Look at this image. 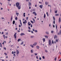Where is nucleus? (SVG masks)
<instances>
[{
  "label": "nucleus",
  "instance_id": "36",
  "mask_svg": "<svg viewBox=\"0 0 61 61\" xmlns=\"http://www.w3.org/2000/svg\"><path fill=\"white\" fill-rule=\"evenodd\" d=\"M34 37V36H30V38H33Z\"/></svg>",
  "mask_w": 61,
  "mask_h": 61
},
{
  "label": "nucleus",
  "instance_id": "25",
  "mask_svg": "<svg viewBox=\"0 0 61 61\" xmlns=\"http://www.w3.org/2000/svg\"><path fill=\"white\" fill-rule=\"evenodd\" d=\"M51 33H52V34H53V33H54V31L52 30L51 31Z\"/></svg>",
  "mask_w": 61,
  "mask_h": 61
},
{
  "label": "nucleus",
  "instance_id": "59",
  "mask_svg": "<svg viewBox=\"0 0 61 61\" xmlns=\"http://www.w3.org/2000/svg\"><path fill=\"white\" fill-rule=\"evenodd\" d=\"M14 56H15V54H14Z\"/></svg>",
  "mask_w": 61,
  "mask_h": 61
},
{
  "label": "nucleus",
  "instance_id": "24",
  "mask_svg": "<svg viewBox=\"0 0 61 61\" xmlns=\"http://www.w3.org/2000/svg\"><path fill=\"white\" fill-rule=\"evenodd\" d=\"M0 47H2V43H0Z\"/></svg>",
  "mask_w": 61,
  "mask_h": 61
},
{
  "label": "nucleus",
  "instance_id": "52",
  "mask_svg": "<svg viewBox=\"0 0 61 61\" xmlns=\"http://www.w3.org/2000/svg\"><path fill=\"white\" fill-rule=\"evenodd\" d=\"M35 32L37 33V30H35Z\"/></svg>",
  "mask_w": 61,
  "mask_h": 61
},
{
  "label": "nucleus",
  "instance_id": "51",
  "mask_svg": "<svg viewBox=\"0 0 61 61\" xmlns=\"http://www.w3.org/2000/svg\"><path fill=\"white\" fill-rule=\"evenodd\" d=\"M4 54H5V56H7V54L6 53H4Z\"/></svg>",
  "mask_w": 61,
  "mask_h": 61
},
{
  "label": "nucleus",
  "instance_id": "46",
  "mask_svg": "<svg viewBox=\"0 0 61 61\" xmlns=\"http://www.w3.org/2000/svg\"><path fill=\"white\" fill-rule=\"evenodd\" d=\"M55 13H57V11L56 10L55 11Z\"/></svg>",
  "mask_w": 61,
  "mask_h": 61
},
{
  "label": "nucleus",
  "instance_id": "17",
  "mask_svg": "<svg viewBox=\"0 0 61 61\" xmlns=\"http://www.w3.org/2000/svg\"><path fill=\"white\" fill-rule=\"evenodd\" d=\"M46 34H47V35H49V32L48 31H46Z\"/></svg>",
  "mask_w": 61,
  "mask_h": 61
},
{
  "label": "nucleus",
  "instance_id": "54",
  "mask_svg": "<svg viewBox=\"0 0 61 61\" xmlns=\"http://www.w3.org/2000/svg\"><path fill=\"white\" fill-rule=\"evenodd\" d=\"M26 20H28V17H26Z\"/></svg>",
  "mask_w": 61,
  "mask_h": 61
},
{
  "label": "nucleus",
  "instance_id": "31",
  "mask_svg": "<svg viewBox=\"0 0 61 61\" xmlns=\"http://www.w3.org/2000/svg\"><path fill=\"white\" fill-rule=\"evenodd\" d=\"M36 48H37L38 49H39V47L38 46H36Z\"/></svg>",
  "mask_w": 61,
  "mask_h": 61
},
{
  "label": "nucleus",
  "instance_id": "4",
  "mask_svg": "<svg viewBox=\"0 0 61 61\" xmlns=\"http://www.w3.org/2000/svg\"><path fill=\"white\" fill-rule=\"evenodd\" d=\"M16 33H15L14 35V37L15 39L16 38Z\"/></svg>",
  "mask_w": 61,
  "mask_h": 61
},
{
  "label": "nucleus",
  "instance_id": "11",
  "mask_svg": "<svg viewBox=\"0 0 61 61\" xmlns=\"http://www.w3.org/2000/svg\"><path fill=\"white\" fill-rule=\"evenodd\" d=\"M31 2H29V6H31Z\"/></svg>",
  "mask_w": 61,
  "mask_h": 61
},
{
  "label": "nucleus",
  "instance_id": "42",
  "mask_svg": "<svg viewBox=\"0 0 61 61\" xmlns=\"http://www.w3.org/2000/svg\"><path fill=\"white\" fill-rule=\"evenodd\" d=\"M53 20H55V17H54V16H53Z\"/></svg>",
  "mask_w": 61,
  "mask_h": 61
},
{
  "label": "nucleus",
  "instance_id": "15",
  "mask_svg": "<svg viewBox=\"0 0 61 61\" xmlns=\"http://www.w3.org/2000/svg\"><path fill=\"white\" fill-rule=\"evenodd\" d=\"M56 29L57 30V25H56Z\"/></svg>",
  "mask_w": 61,
  "mask_h": 61
},
{
  "label": "nucleus",
  "instance_id": "29",
  "mask_svg": "<svg viewBox=\"0 0 61 61\" xmlns=\"http://www.w3.org/2000/svg\"><path fill=\"white\" fill-rule=\"evenodd\" d=\"M30 51L31 53H33V50H31Z\"/></svg>",
  "mask_w": 61,
  "mask_h": 61
},
{
  "label": "nucleus",
  "instance_id": "6",
  "mask_svg": "<svg viewBox=\"0 0 61 61\" xmlns=\"http://www.w3.org/2000/svg\"><path fill=\"white\" fill-rule=\"evenodd\" d=\"M30 46L32 47V48H34V45H30Z\"/></svg>",
  "mask_w": 61,
  "mask_h": 61
},
{
  "label": "nucleus",
  "instance_id": "47",
  "mask_svg": "<svg viewBox=\"0 0 61 61\" xmlns=\"http://www.w3.org/2000/svg\"><path fill=\"white\" fill-rule=\"evenodd\" d=\"M28 28L29 30H30L31 29V28H30V27H29Z\"/></svg>",
  "mask_w": 61,
  "mask_h": 61
},
{
  "label": "nucleus",
  "instance_id": "13",
  "mask_svg": "<svg viewBox=\"0 0 61 61\" xmlns=\"http://www.w3.org/2000/svg\"><path fill=\"white\" fill-rule=\"evenodd\" d=\"M20 25H21V26H22V22H21V20H20Z\"/></svg>",
  "mask_w": 61,
  "mask_h": 61
},
{
  "label": "nucleus",
  "instance_id": "34",
  "mask_svg": "<svg viewBox=\"0 0 61 61\" xmlns=\"http://www.w3.org/2000/svg\"><path fill=\"white\" fill-rule=\"evenodd\" d=\"M46 15H47V16H49V15H48V12H46Z\"/></svg>",
  "mask_w": 61,
  "mask_h": 61
},
{
  "label": "nucleus",
  "instance_id": "56",
  "mask_svg": "<svg viewBox=\"0 0 61 61\" xmlns=\"http://www.w3.org/2000/svg\"><path fill=\"white\" fill-rule=\"evenodd\" d=\"M29 9H31V7H29Z\"/></svg>",
  "mask_w": 61,
  "mask_h": 61
},
{
  "label": "nucleus",
  "instance_id": "41",
  "mask_svg": "<svg viewBox=\"0 0 61 61\" xmlns=\"http://www.w3.org/2000/svg\"><path fill=\"white\" fill-rule=\"evenodd\" d=\"M61 30L60 31V35H61Z\"/></svg>",
  "mask_w": 61,
  "mask_h": 61
},
{
  "label": "nucleus",
  "instance_id": "23",
  "mask_svg": "<svg viewBox=\"0 0 61 61\" xmlns=\"http://www.w3.org/2000/svg\"><path fill=\"white\" fill-rule=\"evenodd\" d=\"M56 16H59V14H56L55 15Z\"/></svg>",
  "mask_w": 61,
  "mask_h": 61
},
{
  "label": "nucleus",
  "instance_id": "28",
  "mask_svg": "<svg viewBox=\"0 0 61 61\" xmlns=\"http://www.w3.org/2000/svg\"><path fill=\"white\" fill-rule=\"evenodd\" d=\"M3 36L4 39H5V35H3Z\"/></svg>",
  "mask_w": 61,
  "mask_h": 61
},
{
  "label": "nucleus",
  "instance_id": "37",
  "mask_svg": "<svg viewBox=\"0 0 61 61\" xmlns=\"http://www.w3.org/2000/svg\"><path fill=\"white\" fill-rule=\"evenodd\" d=\"M12 19H13V17L12 16L11 17V20L12 21Z\"/></svg>",
  "mask_w": 61,
  "mask_h": 61
},
{
  "label": "nucleus",
  "instance_id": "21",
  "mask_svg": "<svg viewBox=\"0 0 61 61\" xmlns=\"http://www.w3.org/2000/svg\"><path fill=\"white\" fill-rule=\"evenodd\" d=\"M15 21L13 20V24H15Z\"/></svg>",
  "mask_w": 61,
  "mask_h": 61
},
{
  "label": "nucleus",
  "instance_id": "33",
  "mask_svg": "<svg viewBox=\"0 0 61 61\" xmlns=\"http://www.w3.org/2000/svg\"><path fill=\"white\" fill-rule=\"evenodd\" d=\"M25 24H26L27 23V21H26V20H25Z\"/></svg>",
  "mask_w": 61,
  "mask_h": 61
},
{
  "label": "nucleus",
  "instance_id": "8",
  "mask_svg": "<svg viewBox=\"0 0 61 61\" xmlns=\"http://www.w3.org/2000/svg\"><path fill=\"white\" fill-rule=\"evenodd\" d=\"M40 7L42 9V8H43V5H40Z\"/></svg>",
  "mask_w": 61,
  "mask_h": 61
},
{
  "label": "nucleus",
  "instance_id": "2",
  "mask_svg": "<svg viewBox=\"0 0 61 61\" xmlns=\"http://www.w3.org/2000/svg\"><path fill=\"white\" fill-rule=\"evenodd\" d=\"M49 46H51V45H52L51 41L49 40Z\"/></svg>",
  "mask_w": 61,
  "mask_h": 61
},
{
  "label": "nucleus",
  "instance_id": "55",
  "mask_svg": "<svg viewBox=\"0 0 61 61\" xmlns=\"http://www.w3.org/2000/svg\"><path fill=\"white\" fill-rule=\"evenodd\" d=\"M14 53V51H12V54H13Z\"/></svg>",
  "mask_w": 61,
  "mask_h": 61
},
{
  "label": "nucleus",
  "instance_id": "53",
  "mask_svg": "<svg viewBox=\"0 0 61 61\" xmlns=\"http://www.w3.org/2000/svg\"><path fill=\"white\" fill-rule=\"evenodd\" d=\"M55 61H56V57L55 58Z\"/></svg>",
  "mask_w": 61,
  "mask_h": 61
},
{
  "label": "nucleus",
  "instance_id": "44",
  "mask_svg": "<svg viewBox=\"0 0 61 61\" xmlns=\"http://www.w3.org/2000/svg\"><path fill=\"white\" fill-rule=\"evenodd\" d=\"M36 59H38V56H37L36 57Z\"/></svg>",
  "mask_w": 61,
  "mask_h": 61
},
{
  "label": "nucleus",
  "instance_id": "12",
  "mask_svg": "<svg viewBox=\"0 0 61 61\" xmlns=\"http://www.w3.org/2000/svg\"><path fill=\"white\" fill-rule=\"evenodd\" d=\"M43 40V42H45V41H46V39L44 38L43 39H42Z\"/></svg>",
  "mask_w": 61,
  "mask_h": 61
},
{
  "label": "nucleus",
  "instance_id": "45",
  "mask_svg": "<svg viewBox=\"0 0 61 61\" xmlns=\"http://www.w3.org/2000/svg\"><path fill=\"white\" fill-rule=\"evenodd\" d=\"M39 60H41V57H40L39 58Z\"/></svg>",
  "mask_w": 61,
  "mask_h": 61
},
{
  "label": "nucleus",
  "instance_id": "57",
  "mask_svg": "<svg viewBox=\"0 0 61 61\" xmlns=\"http://www.w3.org/2000/svg\"><path fill=\"white\" fill-rule=\"evenodd\" d=\"M42 58L43 59H45V56H42Z\"/></svg>",
  "mask_w": 61,
  "mask_h": 61
},
{
  "label": "nucleus",
  "instance_id": "14",
  "mask_svg": "<svg viewBox=\"0 0 61 61\" xmlns=\"http://www.w3.org/2000/svg\"><path fill=\"white\" fill-rule=\"evenodd\" d=\"M28 25H29V26H30V25H31V23L30 24V22H28Z\"/></svg>",
  "mask_w": 61,
  "mask_h": 61
},
{
  "label": "nucleus",
  "instance_id": "22",
  "mask_svg": "<svg viewBox=\"0 0 61 61\" xmlns=\"http://www.w3.org/2000/svg\"><path fill=\"white\" fill-rule=\"evenodd\" d=\"M45 5H47L48 4V2H45Z\"/></svg>",
  "mask_w": 61,
  "mask_h": 61
},
{
  "label": "nucleus",
  "instance_id": "40",
  "mask_svg": "<svg viewBox=\"0 0 61 61\" xmlns=\"http://www.w3.org/2000/svg\"><path fill=\"white\" fill-rule=\"evenodd\" d=\"M15 20H17V18L16 17H15Z\"/></svg>",
  "mask_w": 61,
  "mask_h": 61
},
{
  "label": "nucleus",
  "instance_id": "43",
  "mask_svg": "<svg viewBox=\"0 0 61 61\" xmlns=\"http://www.w3.org/2000/svg\"><path fill=\"white\" fill-rule=\"evenodd\" d=\"M34 54L35 56H37V53H35Z\"/></svg>",
  "mask_w": 61,
  "mask_h": 61
},
{
  "label": "nucleus",
  "instance_id": "49",
  "mask_svg": "<svg viewBox=\"0 0 61 61\" xmlns=\"http://www.w3.org/2000/svg\"><path fill=\"white\" fill-rule=\"evenodd\" d=\"M30 22H31L32 23H33L34 22H33V21H32L31 20L30 21Z\"/></svg>",
  "mask_w": 61,
  "mask_h": 61
},
{
  "label": "nucleus",
  "instance_id": "32",
  "mask_svg": "<svg viewBox=\"0 0 61 61\" xmlns=\"http://www.w3.org/2000/svg\"><path fill=\"white\" fill-rule=\"evenodd\" d=\"M25 13H23V16L24 17H25Z\"/></svg>",
  "mask_w": 61,
  "mask_h": 61
},
{
  "label": "nucleus",
  "instance_id": "10",
  "mask_svg": "<svg viewBox=\"0 0 61 61\" xmlns=\"http://www.w3.org/2000/svg\"><path fill=\"white\" fill-rule=\"evenodd\" d=\"M16 53L17 55H18L19 54V51L18 50H16Z\"/></svg>",
  "mask_w": 61,
  "mask_h": 61
},
{
  "label": "nucleus",
  "instance_id": "38",
  "mask_svg": "<svg viewBox=\"0 0 61 61\" xmlns=\"http://www.w3.org/2000/svg\"><path fill=\"white\" fill-rule=\"evenodd\" d=\"M33 14H35V13H36V12L34 11L33 12Z\"/></svg>",
  "mask_w": 61,
  "mask_h": 61
},
{
  "label": "nucleus",
  "instance_id": "20",
  "mask_svg": "<svg viewBox=\"0 0 61 61\" xmlns=\"http://www.w3.org/2000/svg\"><path fill=\"white\" fill-rule=\"evenodd\" d=\"M21 41V39H19L17 41L18 42H19V41Z\"/></svg>",
  "mask_w": 61,
  "mask_h": 61
},
{
  "label": "nucleus",
  "instance_id": "7",
  "mask_svg": "<svg viewBox=\"0 0 61 61\" xmlns=\"http://www.w3.org/2000/svg\"><path fill=\"white\" fill-rule=\"evenodd\" d=\"M25 35V34L24 33H21L20 35V36H23V35Z\"/></svg>",
  "mask_w": 61,
  "mask_h": 61
},
{
  "label": "nucleus",
  "instance_id": "9",
  "mask_svg": "<svg viewBox=\"0 0 61 61\" xmlns=\"http://www.w3.org/2000/svg\"><path fill=\"white\" fill-rule=\"evenodd\" d=\"M37 45V42H35L33 44L34 46H36Z\"/></svg>",
  "mask_w": 61,
  "mask_h": 61
},
{
  "label": "nucleus",
  "instance_id": "50",
  "mask_svg": "<svg viewBox=\"0 0 61 61\" xmlns=\"http://www.w3.org/2000/svg\"><path fill=\"white\" fill-rule=\"evenodd\" d=\"M4 32H2L1 33V34L2 35H3V34H4Z\"/></svg>",
  "mask_w": 61,
  "mask_h": 61
},
{
  "label": "nucleus",
  "instance_id": "48",
  "mask_svg": "<svg viewBox=\"0 0 61 61\" xmlns=\"http://www.w3.org/2000/svg\"><path fill=\"white\" fill-rule=\"evenodd\" d=\"M53 24H55V20L53 21Z\"/></svg>",
  "mask_w": 61,
  "mask_h": 61
},
{
  "label": "nucleus",
  "instance_id": "19",
  "mask_svg": "<svg viewBox=\"0 0 61 61\" xmlns=\"http://www.w3.org/2000/svg\"><path fill=\"white\" fill-rule=\"evenodd\" d=\"M21 45H23L24 44V42H21V44H20Z\"/></svg>",
  "mask_w": 61,
  "mask_h": 61
},
{
  "label": "nucleus",
  "instance_id": "63",
  "mask_svg": "<svg viewBox=\"0 0 61 61\" xmlns=\"http://www.w3.org/2000/svg\"><path fill=\"white\" fill-rule=\"evenodd\" d=\"M35 14V15L36 16V15H37V14H36V13H35V14Z\"/></svg>",
  "mask_w": 61,
  "mask_h": 61
},
{
  "label": "nucleus",
  "instance_id": "60",
  "mask_svg": "<svg viewBox=\"0 0 61 61\" xmlns=\"http://www.w3.org/2000/svg\"><path fill=\"white\" fill-rule=\"evenodd\" d=\"M32 20H33V21H35V20H34V19L33 18H32Z\"/></svg>",
  "mask_w": 61,
  "mask_h": 61
},
{
  "label": "nucleus",
  "instance_id": "1",
  "mask_svg": "<svg viewBox=\"0 0 61 61\" xmlns=\"http://www.w3.org/2000/svg\"><path fill=\"white\" fill-rule=\"evenodd\" d=\"M16 7L18 8V9H21V6H20V4L19 3H16Z\"/></svg>",
  "mask_w": 61,
  "mask_h": 61
},
{
  "label": "nucleus",
  "instance_id": "26",
  "mask_svg": "<svg viewBox=\"0 0 61 61\" xmlns=\"http://www.w3.org/2000/svg\"><path fill=\"white\" fill-rule=\"evenodd\" d=\"M19 15V13H16V15H17V16H18V15Z\"/></svg>",
  "mask_w": 61,
  "mask_h": 61
},
{
  "label": "nucleus",
  "instance_id": "18",
  "mask_svg": "<svg viewBox=\"0 0 61 61\" xmlns=\"http://www.w3.org/2000/svg\"><path fill=\"white\" fill-rule=\"evenodd\" d=\"M58 40H59V39H56V42H58Z\"/></svg>",
  "mask_w": 61,
  "mask_h": 61
},
{
  "label": "nucleus",
  "instance_id": "58",
  "mask_svg": "<svg viewBox=\"0 0 61 61\" xmlns=\"http://www.w3.org/2000/svg\"><path fill=\"white\" fill-rule=\"evenodd\" d=\"M30 26L31 27H33V26L32 25V24Z\"/></svg>",
  "mask_w": 61,
  "mask_h": 61
},
{
  "label": "nucleus",
  "instance_id": "5",
  "mask_svg": "<svg viewBox=\"0 0 61 61\" xmlns=\"http://www.w3.org/2000/svg\"><path fill=\"white\" fill-rule=\"evenodd\" d=\"M61 18L60 17L59 19L58 22L59 23L61 22Z\"/></svg>",
  "mask_w": 61,
  "mask_h": 61
},
{
  "label": "nucleus",
  "instance_id": "61",
  "mask_svg": "<svg viewBox=\"0 0 61 61\" xmlns=\"http://www.w3.org/2000/svg\"><path fill=\"white\" fill-rule=\"evenodd\" d=\"M4 49H5V50H6V48H5V47H4Z\"/></svg>",
  "mask_w": 61,
  "mask_h": 61
},
{
  "label": "nucleus",
  "instance_id": "3",
  "mask_svg": "<svg viewBox=\"0 0 61 61\" xmlns=\"http://www.w3.org/2000/svg\"><path fill=\"white\" fill-rule=\"evenodd\" d=\"M36 11V10H35V9H33L32 10H30V12L31 13H32V12H33V11Z\"/></svg>",
  "mask_w": 61,
  "mask_h": 61
},
{
  "label": "nucleus",
  "instance_id": "62",
  "mask_svg": "<svg viewBox=\"0 0 61 61\" xmlns=\"http://www.w3.org/2000/svg\"><path fill=\"white\" fill-rule=\"evenodd\" d=\"M31 33H34V32L32 31H31Z\"/></svg>",
  "mask_w": 61,
  "mask_h": 61
},
{
  "label": "nucleus",
  "instance_id": "64",
  "mask_svg": "<svg viewBox=\"0 0 61 61\" xmlns=\"http://www.w3.org/2000/svg\"><path fill=\"white\" fill-rule=\"evenodd\" d=\"M32 30L33 31H35V29H33Z\"/></svg>",
  "mask_w": 61,
  "mask_h": 61
},
{
  "label": "nucleus",
  "instance_id": "16",
  "mask_svg": "<svg viewBox=\"0 0 61 61\" xmlns=\"http://www.w3.org/2000/svg\"><path fill=\"white\" fill-rule=\"evenodd\" d=\"M44 36L45 37H46V38H48V36L45 35Z\"/></svg>",
  "mask_w": 61,
  "mask_h": 61
},
{
  "label": "nucleus",
  "instance_id": "35",
  "mask_svg": "<svg viewBox=\"0 0 61 61\" xmlns=\"http://www.w3.org/2000/svg\"><path fill=\"white\" fill-rule=\"evenodd\" d=\"M6 34L5 35H8V32H7L6 33Z\"/></svg>",
  "mask_w": 61,
  "mask_h": 61
},
{
  "label": "nucleus",
  "instance_id": "27",
  "mask_svg": "<svg viewBox=\"0 0 61 61\" xmlns=\"http://www.w3.org/2000/svg\"><path fill=\"white\" fill-rule=\"evenodd\" d=\"M57 37V36H56V35H55L54 36V39L55 38H56Z\"/></svg>",
  "mask_w": 61,
  "mask_h": 61
},
{
  "label": "nucleus",
  "instance_id": "39",
  "mask_svg": "<svg viewBox=\"0 0 61 61\" xmlns=\"http://www.w3.org/2000/svg\"><path fill=\"white\" fill-rule=\"evenodd\" d=\"M45 51L46 52V53H47V52H48V51H47V50H45Z\"/></svg>",
  "mask_w": 61,
  "mask_h": 61
},
{
  "label": "nucleus",
  "instance_id": "30",
  "mask_svg": "<svg viewBox=\"0 0 61 61\" xmlns=\"http://www.w3.org/2000/svg\"><path fill=\"white\" fill-rule=\"evenodd\" d=\"M46 17V14H44V18H45Z\"/></svg>",
  "mask_w": 61,
  "mask_h": 61
}]
</instances>
